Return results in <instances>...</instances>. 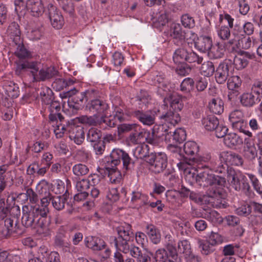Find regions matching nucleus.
<instances>
[{"label": "nucleus", "mask_w": 262, "mask_h": 262, "mask_svg": "<svg viewBox=\"0 0 262 262\" xmlns=\"http://www.w3.org/2000/svg\"><path fill=\"white\" fill-rule=\"evenodd\" d=\"M195 180L201 187L210 186L207 193L212 198L217 200L216 204L214 205L215 207L222 208L226 207L225 201L223 203L221 200L223 196V187L226 184L225 178L203 171L197 174Z\"/></svg>", "instance_id": "f257e3e1"}, {"label": "nucleus", "mask_w": 262, "mask_h": 262, "mask_svg": "<svg viewBox=\"0 0 262 262\" xmlns=\"http://www.w3.org/2000/svg\"><path fill=\"white\" fill-rule=\"evenodd\" d=\"M40 62L32 60H20L16 67V73L19 75L26 72H29L33 76V81H45L58 75V71L54 67L46 69H40Z\"/></svg>", "instance_id": "f03ea898"}, {"label": "nucleus", "mask_w": 262, "mask_h": 262, "mask_svg": "<svg viewBox=\"0 0 262 262\" xmlns=\"http://www.w3.org/2000/svg\"><path fill=\"white\" fill-rule=\"evenodd\" d=\"M10 215L1 214V225H3L2 228L1 234L3 236L8 237L10 235H21L24 232V230L19 225L18 215L20 214V209L18 206H14L11 208L9 212Z\"/></svg>", "instance_id": "7ed1b4c3"}, {"label": "nucleus", "mask_w": 262, "mask_h": 262, "mask_svg": "<svg viewBox=\"0 0 262 262\" xmlns=\"http://www.w3.org/2000/svg\"><path fill=\"white\" fill-rule=\"evenodd\" d=\"M118 237H111L112 243L116 249L124 254L129 253L130 243L134 240V233L132 226L129 224H124L116 228Z\"/></svg>", "instance_id": "20e7f679"}, {"label": "nucleus", "mask_w": 262, "mask_h": 262, "mask_svg": "<svg viewBox=\"0 0 262 262\" xmlns=\"http://www.w3.org/2000/svg\"><path fill=\"white\" fill-rule=\"evenodd\" d=\"M227 178L231 186L236 191L242 190L246 195L249 196L253 193L246 176L241 171H236L232 168H230L228 170Z\"/></svg>", "instance_id": "39448f33"}, {"label": "nucleus", "mask_w": 262, "mask_h": 262, "mask_svg": "<svg viewBox=\"0 0 262 262\" xmlns=\"http://www.w3.org/2000/svg\"><path fill=\"white\" fill-rule=\"evenodd\" d=\"M122 162L123 169L125 171H132L135 166V161L131 158L129 154L125 151L119 149H114L111 153L108 165L116 167Z\"/></svg>", "instance_id": "423d86ee"}, {"label": "nucleus", "mask_w": 262, "mask_h": 262, "mask_svg": "<svg viewBox=\"0 0 262 262\" xmlns=\"http://www.w3.org/2000/svg\"><path fill=\"white\" fill-rule=\"evenodd\" d=\"M52 184L45 180H42L37 186V190L39 195L48 199V202H52L53 207L57 210L60 211L64 208L66 199L61 196H53L49 189Z\"/></svg>", "instance_id": "0eeeda50"}, {"label": "nucleus", "mask_w": 262, "mask_h": 262, "mask_svg": "<svg viewBox=\"0 0 262 262\" xmlns=\"http://www.w3.org/2000/svg\"><path fill=\"white\" fill-rule=\"evenodd\" d=\"M146 162L149 170L156 173L163 172L167 166V157L164 152L150 153L147 157Z\"/></svg>", "instance_id": "6e6552de"}, {"label": "nucleus", "mask_w": 262, "mask_h": 262, "mask_svg": "<svg viewBox=\"0 0 262 262\" xmlns=\"http://www.w3.org/2000/svg\"><path fill=\"white\" fill-rule=\"evenodd\" d=\"M62 99L69 98L68 103L70 108L79 110L83 106L84 101H85V96L83 92L77 93V91L73 88L66 92L60 94Z\"/></svg>", "instance_id": "1a4fd4ad"}, {"label": "nucleus", "mask_w": 262, "mask_h": 262, "mask_svg": "<svg viewBox=\"0 0 262 262\" xmlns=\"http://www.w3.org/2000/svg\"><path fill=\"white\" fill-rule=\"evenodd\" d=\"M170 133L166 135V141L169 143V148L173 152H181V149L177 144L182 143L186 138L185 130L182 128H178L174 130L171 127Z\"/></svg>", "instance_id": "9d476101"}, {"label": "nucleus", "mask_w": 262, "mask_h": 262, "mask_svg": "<svg viewBox=\"0 0 262 262\" xmlns=\"http://www.w3.org/2000/svg\"><path fill=\"white\" fill-rule=\"evenodd\" d=\"M233 71L232 60L226 59L221 62L215 71V79L219 84L224 83L232 74Z\"/></svg>", "instance_id": "9b49d317"}, {"label": "nucleus", "mask_w": 262, "mask_h": 262, "mask_svg": "<svg viewBox=\"0 0 262 262\" xmlns=\"http://www.w3.org/2000/svg\"><path fill=\"white\" fill-rule=\"evenodd\" d=\"M40 217H37L31 209L25 206L23 208V216L21 217L22 225L26 228H46V227L42 223H40Z\"/></svg>", "instance_id": "f8f14e48"}, {"label": "nucleus", "mask_w": 262, "mask_h": 262, "mask_svg": "<svg viewBox=\"0 0 262 262\" xmlns=\"http://www.w3.org/2000/svg\"><path fill=\"white\" fill-rule=\"evenodd\" d=\"M48 15L52 27L55 29H61L64 24L63 17L59 10L52 4L47 6L46 12Z\"/></svg>", "instance_id": "ddd939ff"}, {"label": "nucleus", "mask_w": 262, "mask_h": 262, "mask_svg": "<svg viewBox=\"0 0 262 262\" xmlns=\"http://www.w3.org/2000/svg\"><path fill=\"white\" fill-rule=\"evenodd\" d=\"M69 137L77 145H80L84 140V129L81 126L71 124L69 127Z\"/></svg>", "instance_id": "4468645a"}, {"label": "nucleus", "mask_w": 262, "mask_h": 262, "mask_svg": "<svg viewBox=\"0 0 262 262\" xmlns=\"http://www.w3.org/2000/svg\"><path fill=\"white\" fill-rule=\"evenodd\" d=\"M39 198L41 200L40 205H35L31 206L30 207L31 210L35 214L37 217H47L48 214L49 213V209L48 206L49 205L48 199L43 196L39 195Z\"/></svg>", "instance_id": "2eb2a0df"}, {"label": "nucleus", "mask_w": 262, "mask_h": 262, "mask_svg": "<svg viewBox=\"0 0 262 262\" xmlns=\"http://www.w3.org/2000/svg\"><path fill=\"white\" fill-rule=\"evenodd\" d=\"M67 231L65 227H60L54 238V244L56 247L65 251H69L71 244L67 238Z\"/></svg>", "instance_id": "dca6fc26"}, {"label": "nucleus", "mask_w": 262, "mask_h": 262, "mask_svg": "<svg viewBox=\"0 0 262 262\" xmlns=\"http://www.w3.org/2000/svg\"><path fill=\"white\" fill-rule=\"evenodd\" d=\"M132 115L145 125L150 126L155 122V115L151 112L136 110Z\"/></svg>", "instance_id": "f3484780"}, {"label": "nucleus", "mask_w": 262, "mask_h": 262, "mask_svg": "<svg viewBox=\"0 0 262 262\" xmlns=\"http://www.w3.org/2000/svg\"><path fill=\"white\" fill-rule=\"evenodd\" d=\"M86 107L90 111L99 115L104 114L108 108V105L105 101L98 98L91 100Z\"/></svg>", "instance_id": "a211bd4d"}, {"label": "nucleus", "mask_w": 262, "mask_h": 262, "mask_svg": "<svg viewBox=\"0 0 262 262\" xmlns=\"http://www.w3.org/2000/svg\"><path fill=\"white\" fill-rule=\"evenodd\" d=\"M220 158L229 165L241 166L243 163L242 157L232 151H223L220 154Z\"/></svg>", "instance_id": "6ab92c4d"}, {"label": "nucleus", "mask_w": 262, "mask_h": 262, "mask_svg": "<svg viewBox=\"0 0 262 262\" xmlns=\"http://www.w3.org/2000/svg\"><path fill=\"white\" fill-rule=\"evenodd\" d=\"M49 105V110L50 114L49 116L50 121L52 122L57 121L62 122L64 118L60 113L61 106L60 103L57 101H53Z\"/></svg>", "instance_id": "aec40b11"}, {"label": "nucleus", "mask_w": 262, "mask_h": 262, "mask_svg": "<svg viewBox=\"0 0 262 262\" xmlns=\"http://www.w3.org/2000/svg\"><path fill=\"white\" fill-rule=\"evenodd\" d=\"M86 246L93 251H100L106 247L105 242L96 236H89L85 238Z\"/></svg>", "instance_id": "412c9836"}, {"label": "nucleus", "mask_w": 262, "mask_h": 262, "mask_svg": "<svg viewBox=\"0 0 262 262\" xmlns=\"http://www.w3.org/2000/svg\"><path fill=\"white\" fill-rule=\"evenodd\" d=\"M26 7L30 10L32 15L38 17L42 15L44 11V7L41 0H27Z\"/></svg>", "instance_id": "4be33fe9"}, {"label": "nucleus", "mask_w": 262, "mask_h": 262, "mask_svg": "<svg viewBox=\"0 0 262 262\" xmlns=\"http://www.w3.org/2000/svg\"><path fill=\"white\" fill-rule=\"evenodd\" d=\"M181 25L179 24H175L171 26L170 35L173 39V41L177 46L182 45L184 42V33Z\"/></svg>", "instance_id": "5701e85b"}, {"label": "nucleus", "mask_w": 262, "mask_h": 262, "mask_svg": "<svg viewBox=\"0 0 262 262\" xmlns=\"http://www.w3.org/2000/svg\"><path fill=\"white\" fill-rule=\"evenodd\" d=\"M145 232L148 236L151 242L156 245L161 242V235L160 230L153 224H147L145 226Z\"/></svg>", "instance_id": "b1692460"}, {"label": "nucleus", "mask_w": 262, "mask_h": 262, "mask_svg": "<svg viewBox=\"0 0 262 262\" xmlns=\"http://www.w3.org/2000/svg\"><path fill=\"white\" fill-rule=\"evenodd\" d=\"M219 159H220L219 158ZM230 167H228V164L226 163L223 159L219 160L213 159L212 162H210L207 165V168L210 169L211 170L214 171L215 172L223 173H225L227 171L228 172V170Z\"/></svg>", "instance_id": "393cba45"}, {"label": "nucleus", "mask_w": 262, "mask_h": 262, "mask_svg": "<svg viewBox=\"0 0 262 262\" xmlns=\"http://www.w3.org/2000/svg\"><path fill=\"white\" fill-rule=\"evenodd\" d=\"M212 41L211 37L201 36L194 42L195 47L202 52L209 51L212 46Z\"/></svg>", "instance_id": "a878e982"}, {"label": "nucleus", "mask_w": 262, "mask_h": 262, "mask_svg": "<svg viewBox=\"0 0 262 262\" xmlns=\"http://www.w3.org/2000/svg\"><path fill=\"white\" fill-rule=\"evenodd\" d=\"M20 34L19 26L17 23L13 22L9 26L7 30V34L14 43H20V40H21Z\"/></svg>", "instance_id": "bb28decb"}, {"label": "nucleus", "mask_w": 262, "mask_h": 262, "mask_svg": "<svg viewBox=\"0 0 262 262\" xmlns=\"http://www.w3.org/2000/svg\"><path fill=\"white\" fill-rule=\"evenodd\" d=\"M254 31V26L251 22H246L243 26V29H240L237 25L234 26L233 34L234 36H250L253 34Z\"/></svg>", "instance_id": "cd10ccee"}, {"label": "nucleus", "mask_w": 262, "mask_h": 262, "mask_svg": "<svg viewBox=\"0 0 262 262\" xmlns=\"http://www.w3.org/2000/svg\"><path fill=\"white\" fill-rule=\"evenodd\" d=\"M225 49L224 45L220 42H217L211 46L208 52L209 57L211 59H219L223 57Z\"/></svg>", "instance_id": "c85d7f7f"}, {"label": "nucleus", "mask_w": 262, "mask_h": 262, "mask_svg": "<svg viewBox=\"0 0 262 262\" xmlns=\"http://www.w3.org/2000/svg\"><path fill=\"white\" fill-rule=\"evenodd\" d=\"M105 169L107 171L110 181L112 183L117 184L120 182L122 179V175L120 171L117 170L116 167H112V165H108V163H107L105 165Z\"/></svg>", "instance_id": "c756f323"}, {"label": "nucleus", "mask_w": 262, "mask_h": 262, "mask_svg": "<svg viewBox=\"0 0 262 262\" xmlns=\"http://www.w3.org/2000/svg\"><path fill=\"white\" fill-rule=\"evenodd\" d=\"M160 118L173 126L177 124L181 121V117L179 113L171 110H169L165 114L162 115Z\"/></svg>", "instance_id": "7c9ffc66"}, {"label": "nucleus", "mask_w": 262, "mask_h": 262, "mask_svg": "<svg viewBox=\"0 0 262 262\" xmlns=\"http://www.w3.org/2000/svg\"><path fill=\"white\" fill-rule=\"evenodd\" d=\"M199 150V147L194 141H188L183 146V151L187 157H196Z\"/></svg>", "instance_id": "2f4dec72"}, {"label": "nucleus", "mask_w": 262, "mask_h": 262, "mask_svg": "<svg viewBox=\"0 0 262 262\" xmlns=\"http://www.w3.org/2000/svg\"><path fill=\"white\" fill-rule=\"evenodd\" d=\"M219 122L217 118L212 115L207 116L202 119V125L206 130L208 131L214 130L215 127L219 125Z\"/></svg>", "instance_id": "473e14b6"}, {"label": "nucleus", "mask_w": 262, "mask_h": 262, "mask_svg": "<svg viewBox=\"0 0 262 262\" xmlns=\"http://www.w3.org/2000/svg\"><path fill=\"white\" fill-rule=\"evenodd\" d=\"M195 241L202 254L207 255L214 251L213 246H211V244L208 240L196 238Z\"/></svg>", "instance_id": "72a5a7b5"}, {"label": "nucleus", "mask_w": 262, "mask_h": 262, "mask_svg": "<svg viewBox=\"0 0 262 262\" xmlns=\"http://www.w3.org/2000/svg\"><path fill=\"white\" fill-rule=\"evenodd\" d=\"M180 157V162L177 163V166L181 170L186 171L190 165L194 164V159L191 157H187L182 155L181 151L177 152Z\"/></svg>", "instance_id": "f704fd0d"}, {"label": "nucleus", "mask_w": 262, "mask_h": 262, "mask_svg": "<svg viewBox=\"0 0 262 262\" xmlns=\"http://www.w3.org/2000/svg\"><path fill=\"white\" fill-rule=\"evenodd\" d=\"M16 46V51L15 52V55L20 59L16 62V66L17 63L20 60H29V59H26V58H28L30 56V53L25 48L22 40H20V43L14 42Z\"/></svg>", "instance_id": "c9c22d12"}, {"label": "nucleus", "mask_w": 262, "mask_h": 262, "mask_svg": "<svg viewBox=\"0 0 262 262\" xmlns=\"http://www.w3.org/2000/svg\"><path fill=\"white\" fill-rule=\"evenodd\" d=\"M224 143L228 147H232L242 144L243 139L235 133H230L225 136Z\"/></svg>", "instance_id": "e433bc0d"}, {"label": "nucleus", "mask_w": 262, "mask_h": 262, "mask_svg": "<svg viewBox=\"0 0 262 262\" xmlns=\"http://www.w3.org/2000/svg\"><path fill=\"white\" fill-rule=\"evenodd\" d=\"M210 111L215 114H221L224 111V102L220 98H213L209 104Z\"/></svg>", "instance_id": "4c0bfd02"}, {"label": "nucleus", "mask_w": 262, "mask_h": 262, "mask_svg": "<svg viewBox=\"0 0 262 262\" xmlns=\"http://www.w3.org/2000/svg\"><path fill=\"white\" fill-rule=\"evenodd\" d=\"M4 89L8 97L16 98L19 96V88L17 84L12 81L6 82Z\"/></svg>", "instance_id": "58836bf2"}, {"label": "nucleus", "mask_w": 262, "mask_h": 262, "mask_svg": "<svg viewBox=\"0 0 262 262\" xmlns=\"http://www.w3.org/2000/svg\"><path fill=\"white\" fill-rule=\"evenodd\" d=\"M148 145L145 144L138 145L134 150V155L137 158L141 159H145L146 161L147 157L150 155Z\"/></svg>", "instance_id": "ea45409f"}, {"label": "nucleus", "mask_w": 262, "mask_h": 262, "mask_svg": "<svg viewBox=\"0 0 262 262\" xmlns=\"http://www.w3.org/2000/svg\"><path fill=\"white\" fill-rule=\"evenodd\" d=\"M194 159V163H198V168H207L209 163L212 162L214 158H212L209 154H205L203 156L196 155V157H193Z\"/></svg>", "instance_id": "a19ab883"}, {"label": "nucleus", "mask_w": 262, "mask_h": 262, "mask_svg": "<svg viewBox=\"0 0 262 262\" xmlns=\"http://www.w3.org/2000/svg\"><path fill=\"white\" fill-rule=\"evenodd\" d=\"M170 110L177 112L181 111L184 107L181 97L179 95H173L170 96Z\"/></svg>", "instance_id": "79ce46f5"}, {"label": "nucleus", "mask_w": 262, "mask_h": 262, "mask_svg": "<svg viewBox=\"0 0 262 262\" xmlns=\"http://www.w3.org/2000/svg\"><path fill=\"white\" fill-rule=\"evenodd\" d=\"M258 102H259V101L252 93H244L241 96V102L245 106H252Z\"/></svg>", "instance_id": "37998d69"}, {"label": "nucleus", "mask_w": 262, "mask_h": 262, "mask_svg": "<svg viewBox=\"0 0 262 262\" xmlns=\"http://www.w3.org/2000/svg\"><path fill=\"white\" fill-rule=\"evenodd\" d=\"M146 133L140 129H137L132 133L127 139L129 144H136L141 142V139H143L146 135Z\"/></svg>", "instance_id": "c03bdc74"}, {"label": "nucleus", "mask_w": 262, "mask_h": 262, "mask_svg": "<svg viewBox=\"0 0 262 262\" xmlns=\"http://www.w3.org/2000/svg\"><path fill=\"white\" fill-rule=\"evenodd\" d=\"M101 116L96 114L91 116H83L80 118V122L83 124L92 126L101 125Z\"/></svg>", "instance_id": "a18cd8bd"}, {"label": "nucleus", "mask_w": 262, "mask_h": 262, "mask_svg": "<svg viewBox=\"0 0 262 262\" xmlns=\"http://www.w3.org/2000/svg\"><path fill=\"white\" fill-rule=\"evenodd\" d=\"M41 102L46 105H49L53 101V93L49 88H42L40 92Z\"/></svg>", "instance_id": "49530a36"}, {"label": "nucleus", "mask_w": 262, "mask_h": 262, "mask_svg": "<svg viewBox=\"0 0 262 262\" xmlns=\"http://www.w3.org/2000/svg\"><path fill=\"white\" fill-rule=\"evenodd\" d=\"M178 251L184 256H189L192 252L190 242L187 239L180 241L178 243Z\"/></svg>", "instance_id": "de8ad7c7"}, {"label": "nucleus", "mask_w": 262, "mask_h": 262, "mask_svg": "<svg viewBox=\"0 0 262 262\" xmlns=\"http://www.w3.org/2000/svg\"><path fill=\"white\" fill-rule=\"evenodd\" d=\"M200 71L202 75L206 77H210L215 72V68L213 62L207 61L202 64Z\"/></svg>", "instance_id": "09e8293b"}, {"label": "nucleus", "mask_w": 262, "mask_h": 262, "mask_svg": "<svg viewBox=\"0 0 262 262\" xmlns=\"http://www.w3.org/2000/svg\"><path fill=\"white\" fill-rule=\"evenodd\" d=\"M246 175L249 178L253 189L258 194H262V185L257 177L250 173H246Z\"/></svg>", "instance_id": "8fccbe9b"}, {"label": "nucleus", "mask_w": 262, "mask_h": 262, "mask_svg": "<svg viewBox=\"0 0 262 262\" xmlns=\"http://www.w3.org/2000/svg\"><path fill=\"white\" fill-rule=\"evenodd\" d=\"M187 50L180 48L176 50L173 55V60L176 63H181L187 59Z\"/></svg>", "instance_id": "3c124183"}, {"label": "nucleus", "mask_w": 262, "mask_h": 262, "mask_svg": "<svg viewBox=\"0 0 262 262\" xmlns=\"http://www.w3.org/2000/svg\"><path fill=\"white\" fill-rule=\"evenodd\" d=\"M58 1L63 11L71 16H73L75 9L72 0H59Z\"/></svg>", "instance_id": "603ef678"}, {"label": "nucleus", "mask_w": 262, "mask_h": 262, "mask_svg": "<svg viewBox=\"0 0 262 262\" xmlns=\"http://www.w3.org/2000/svg\"><path fill=\"white\" fill-rule=\"evenodd\" d=\"M101 132L96 128H90L87 133V140L91 143H96L100 141Z\"/></svg>", "instance_id": "864d4df0"}, {"label": "nucleus", "mask_w": 262, "mask_h": 262, "mask_svg": "<svg viewBox=\"0 0 262 262\" xmlns=\"http://www.w3.org/2000/svg\"><path fill=\"white\" fill-rule=\"evenodd\" d=\"M239 246L236 244H227L223 248L222 253L225 256L231 257L238 251Z\"/></svg>", "instance_id": "5fc2aeb1"}, {"label": "nucleus", "mask_w": 262, "mask_h": 262, "mask_svg": "<svg viewBox=\"0 0 262 262\" xmlns=\"http://www.w3.org/2000/svg\"><path fill=\"white\" fill-rule=\"evenodd\" d=\"M72 80L66 81L62 78H56L52 83V87L56 91H60L73 84Z\"/></svg>", "instance_id": "6e6d98bb"}, {"label": "nucleus", "mask_w": 262, "mask_h": 262, "mask_svg": "<svg viewBox=\"0 0 262 262\" xmlns=\"http://www.w3.org/2000/svg\"><path fill=\"white\" fill-rule=\"evenodd\" d=\"M202 216L212 223H220L223 221V219L220 214L215 210L206 212Z\"/></svg>", "instance_id": "4d7b16f0"}, {"label": "nucleus", "mask_w": 262, "mask_h": 262, "mask_svg": "<svg viewBox=\"0 0 262 262\" xmlns=\"http://www.w3.org/2000/svg\"><path fill=\"white\" fill-rule=\"evenodd\" d=\"M194 80L191 78H185L181 83L180 90L184 93H188L193 90Z\"/></svg>", "instance_id": "13d9d810"}, {"label": "nucleus", "mask_w": 262, "mask_h": 262, "mask_svg": "<svg viewBox=\"0 0 262 262\" xmlns=\"http://www.w3.org/2000/svg\"><path fill=\"white\" fill-rule=\"evenodd\" d=\"M248 63V60L244 57L241 56L239 55L235 56L233 61H232V64H233L235 69L238 70L245 68Z\"/></svg>", "instance_id": "bf43d9fd"}, {"label": "nucleus", "mask_w": 262, "mask_h": 262, "mask_svg": "<svg viewBox=\"0 0 262 262\" xmlns=\"http://www.w3.org/2000/svg\"><path fill=\"white\" fill-rule=\"evenodd\" d=\"M242 80L238 76H232L228 79L227 87L229 90H237L241 86Z\"/></svg>", "instance_id": "052dcab7"}, {"label": "nucleus", "mask_w": 262, "mask_h": 262, "mask_svg": "<svg viewBox=\"0 0 262 262\" xmlns=\"http://www.w3.org/2000/svg\"><path fill=\"white\" fill-rule=\"evenodd\" d=\"M182 25L186 28L191 29L195 26V20L194 18L188 14H185L181 17Z\"/></svg>", "instance_id": "680f3d73"}, {"label": "nucleus", "mask_w": 262, "mask_h": 262, "mask_svg": "<svg viewBox=\"0 0 262 262\" xmlns=\"http://www.w3.org/2000/svg\"><path fill=\"white\" fill-rule=\"evenodd\" d=\"M74 174L77 176H83L86 174L89 169L84 164H77L75 165L72 168Z\"/></svg>", "instance_id": "e2e57ef3"}, {"label": "nucleus", "mask_w": 262, "mask_h": 262, "mask_svg": "<svg viewBox=\"0 0 262 262\" xmlns=\"http://www.w3.org/2000/svg\"><path fill=\"white\" fill-rule=\"evenodd\" d=\"M171 127L168 126L166 123L162 125H155L153 130L156 134H161V137L164 136L166 140V135L170 133V130Z\"/></svg>", "instance_id": "0e129e2a"}, {"label": "nucleus", "mask_w": 262, "mask_h": 262, "mask_svg": "<svg viewBox=\"0 0 262 262\" xmlns=\"http://www.w3.org/2000/svg\"><path fill=\"white\" fill-rule=\"evenodd\" d=\"M251 90V93H252L260 101L262 98V81H255L252 85Z\"/></svg>", "instance_id": "69168bd1"}, {"label": "nucleus", "mask_w": 262, "mask_h": 262, "mask_svg": "<svg viewBox=\"0 0 262 262\" xmlns=\"http://www.w3.org/2000/svg\"><path fill=\"white\" fill-rule=\"evenodd\" d=\"M251 204H244L236 209L235 213L238 215L247 216L251 213Z\"/></svg>", "instance_id": "338daca9"}, {"label": "nucleus", "mask_w": 262, "mask_h": 262, "mask_svg": "<svg viewBox=\"0 0 262 262\" xmlns=\"http://www.w3.org/2000/svg\"><path fill=\"white\" fill-rule=\"evenodd\" d=\"M169 254L164 248L157 250L155 253V258L157 261L166 262Z\"/></svg>", "instance_id": "774afa93"}]
</instances>
